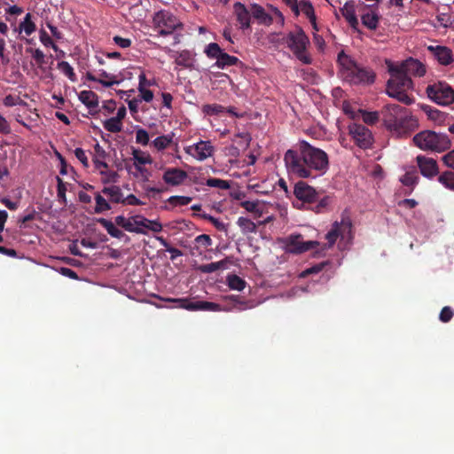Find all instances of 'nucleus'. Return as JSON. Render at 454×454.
Here are the masks:
<instances>
[{
	"label": "nucleus",
	"instance_id": "obj_1",
	"mask_svg": "<svg viewBox=\"0 0 454 454\" xmlns=\"http://www.w3.org/2000/svg\"><path fill=\"white\" fill-rule=\"evenodd\" d=\"M284 160L289 173L304 179L324 176L330 165L328 154L305 140L299 143L297 150H287Z\"/></svg>",
	"mask_w": 454,
	"mask_h": 454
},
{
	"label": "nucleus",
	"instance_id": "obj_2",
	"mask_svg": "<svg viewBox=\"0 0 454 454\" xmlns=\"http://www.w3.org/2000/svg\"><path fill=\"white\" fill-rule=\"evenodd\" d=\"M380 114L386 128L397 136H408L418 127V120L407 108L399 105H387Z\"/></svg>",
	"mask_w": 454,
	"mask_h": 454
},
{
	"label": "nucleus",
	"instance_id": "obj_3",
	"mask_svg": "<svg viewBox=\"0 0 454 454\" xmlns=\"http://www.w3.org/2000/svg\"><path fill=\"white\" fill-rule=\"evenodd\" d=\"M388 72L390 78L387 82V94L406 106L411 105L414 102V98L407 93L413 87L411 77L400 69L398 66H389Z\"/></svg>",
	"mask_w": 454,
	"mask_h": 454
},
{
	"label": "nucleus",
	"instance_id": "obj_4",
	"mask_svg": "<svg viewBox=\"0 0 454 454\" xmlns=\"http://www.w3.org/2000/svg\"><path fill=\"white\" fill-rule=\"evenodd\" d=\"M338 61L342 68V76L347 82L352 84H372L374 82L375 73L371 68L359 66L343 51L338 54Z\"/></svg>",
	"mask_w": 454,
	"mask_h": 454
},
{
	"label": "nucleus",
	"instance_id": "obj_5",
	"mask_svg": "<svg viewBox=\"0 0 454 454\" xmlns=\"http://www.w3.org/2000/svg\"><path fill=\"white\" fill-rule=\"evenodd\" d=\"M286 43L294 55L301 62L306 65L311 64L312 59L307 53V47L309 44V40L301 27H298L296 31L289 32L286 37Z\"/></svg>",
	"mask_w": 454,
	"mask_h": 454
},
{
	"label": "nucleus",
	"instance_id": "obj_6",
	"mask_svg": "<svg viewBox=\"0 0 454 454\" xmlns=\"http://www.w3.org/2000/svg\"><path fill=\"white\" fill-rule=\"evenodd\" d=\"M414 144L424 150L442 151L449 148L450 142L446 135L432 130H424L413 137Z\"/></svg>",
	"mask_w": 454,
	"mask_h": 454
},
{
	"label": "nucleus",
	"instance_id": "obj_7",
	"mask_svg": "<svg viewBox=\"0 0 454 454\" xmlns=\"http://www.w3.org/2000/svg\"><path fill=\"white\" fill-rule=\"evenodd\" d=\"M153 29L159 35L167 36L174 34L179 28H183V23L170 12L160 11L153 19Z\"/></svg>",
	"mask_w": 454,
	"mask_h": 454
},
{
	"label": "nucleus",
	"instance_id": "obj_8",
	"mask_svg": "<svg viewBox=\"0 0 454 454\" xmlns=\"http://www.w3.org/2000/svg\"><path fill=\"white\" fill-rule=\"evenodd\" d=\"M426 93L432 101L441 106H449L454 102V90L445 82L428 84Z\"/></svg>",
	"mask_w": 454,
	"mask_h": 454
},
{
	"label": "nucleus",
	"instance_id": "obj_9",
	"mask_svg": "<svg viewBox=\"0 0 454 454\" xmlns=\"http://www.w3.org/2000/svg\"><path fill=\"white\" fill-rule=\"evenodd\" d=\"M352 223L348 216H342L340 222L335 221L331 230L325 235L326 244L322 246V250L333 247L339 238L344 239L346 235L351 234Z\"/></svg>",
	"mask_w": 454,
	"mask_h": 454
},
{
	"label": "nucleus",
	"instance_id": "obj_10",
	"mask_svg": "<svg viewBox=\"0 0 454 454\" xmlns=\"http://www.w3.org/2000/svg\"><path fill=\"white\" fill-rule=\"evenodd\" d=\"M167 301L175 303L176 308L185 309L190 311L206 310V311H221L222 306L215 302L198 301H193L187 298L168 299Z\"/></svg>",
	"mask_w": 454,
	"mask_h": 454
},
{
	"label": "nucleus",
	"instance_id": "obj_11",
	"mask_svg": "<svg viewBox=\"0 0 454 454\" xmlns=\"http://www.w3.org/2000/svg\"><path fill=\"white\" fill-rule=\"evenodd\" d=\"M285 249L288 253L301 254L320 246L317 241H303L301 234H292L283 239Z\"/></svg>",
	"mask_w": 454,
	"mask_h": 454
},
{
	"label": "nucleus",
	"instance_id": "obj_12",
	"mask_svg": "<svg viewBox=\"0 0 454 454\" xmlns=\"http://www.w3.org/2000/svg\"><path fill=\"white\" fill-rule=\"evenodd\" d=\"M348 133L355 141V144L360 148L368 149L372 145V134L371 130L363 124H350L348 126Z\"/></svg>",
	"mask_w": 454,
	"mask_h": 454
},
{
	"label": "nucleus",
	"instance_id": "obj_13",
	"mask_svg": "<svg viewBox=\"0 0 454 454\" xmlns=\"http://www.w3.org/2000/svg\"><path fill=\"white\" fill-rule=\"evenodd\" d=\"M215 148L210 141H203L184 147V152L194 159L202 161L211 157Z\"/></svg>",
	"mask_w": 454,
	"mask_h": 454
},
{
	"label": "nucleus",
	"instance_id": "obj_14",
	"mask_svg": "<svg viewBox=\"0 0 454 454\" xmlns=\"http://www.w3.org/2000/svg\"><path fill=\"white\" fill-rule=\"evenodd\" d=\"M294 196L303 202L312 203L317 200L318 192L304 181H299L294 184Z\"/></svg>",
	"mask_w": 454,
	"mask_h": 454
},
{
	"label": "nucleus",
	"instance_id": "obj_15",
	"mask_svg": "<svg viewBox=\"0 0 454 454\" xmlns=\"http://www.w3.org/2000/svg\"><path fill=\"white\" fill-rule=\"evenodd\" d=\"M416 161L421 175L425 177L432 178L439 173L437 162L433 158L418 155Z\"/></svg>",
	"mask_w": 454,
	"mask_h": 454
},
{
	"label": "nucleus",
	"instance_id": "obj_16",
	"mask_svg": "<svg viewBox=\"0 0 454 454\" xmlns=\"http://www.w3.org/2000/svg\"><path fill=\"white\" fill-rule=\"evenodd\" d=\"M427 51L436 59L439 64L442 66H449L454 62L452 51L442 45H429Z\"/></svg>",
	"mask_w": 454,
	"mask_h": 454
},
{
	"label": "nucleus",
	"instance_id": "obj_17",
	"mask_svg": "<svg viewBox=\"0 0 454 454\" xmlns=\"http://www.w3.org/2000/svg\"><path fill=\"white\" fill-rule=\"evenodd\" d=\"M409 77L411 75L421 77L426 73L425 66L418 59L410 58L398 65Z\"/></svg>",
	"mask_w": 454,
	"mask_h": 454
},
{
	"label": "nucleus",
	"instance_id": "obj_18",
	"mask_svg": "<svg viewBox=\"0 0 454 454\" xmlns=\"http://www.w3.org/2000/svg\"><path fill=\"white\" fill-rule=\"evenodd\" d=\"M234 13L238 22L240 24V28L243 30L251 27V12L247 10L246 5L240 2L233 4Z\"/></svg>",
	"mask_w": 454,
	"mask_h": 454
},
{
	"label": "nucleus",
	"instance_id": "obj_19",
	"mask_svg": "<svg viewBox=\"0 0 454 454\" xmlns=\"http://www.w3.org/2000/svg\"><path fill=\"white\" fill-rule=\"evenodd\" d=\"M186 177L187 173L177 168H168L162 176L163 181L172 186L181 184Z\"/></svg>",
	"mask_w": 454,
	"mask_h": 454
},
{
	"label": "nucleus",
	"instance_id": "obj_20",
	"mask_svg": "<svg viewBox=\"0 0 454 454\" xmlns=\"http://www.w3.org/2000/svg\"><path fill=\"white\" fill-rule=\"evenodd\" d=\"M251 15L258 20L259 23L263 25H270L273 21L272 17L267 13L262 6L258 4H251Z\"/></svg>",
	"mask_w": 454,
	"mask_h": 454
},
{
	"label": "nucleus",
	"instance_id": "obj_21",
	"mask_svg": "<svg viewBox=\"0 0 454 454\" xmlns=\"http://www.w3.org/2000/svg\"><path fill=\"white\" fill-rule=\"evenodd\" d=\"M340 12L351 27L356 28L358 26V20L352 2H347L340 9Z\"/></svg>",
	"mask_w": 454,
	"mask_h": 454
},
{
	"label": "nucleus",
	"instance_id": "obj_22",
	"mask_svg": "<svg viewBox=\"0 0 454 454\" xmlns=\"http://www.w3.org/2000/svg\"><path fill=\"white\" fill-rule=\"evenodd\" d=\"M229 262L230 260L225 258L218 262L199 265L196 270L201 273H212L219 270L226 269Z\"/></svg>",
	"mask_w": 454,
	"mask_h": 454
},
{
	"label": "nucleus",
	"instance_id": "obj_23",
	"mask_svg": "<svg viewBox=\"0 0 454 454\" xmlns=\"http://www.w3.org/2000/svg\"><path fill=\"white\" fill-rule=\"evenodd\" d=\"M78 98L80 101L90 109L98 106V96L92 90H82L80 92Z\"/></svg>",
	"mask_w": 454,
	"mask_h": 454
},
{
	"label": "nucleus",
	"instance_id": "obj_24",
	"mask_svg": "<svg viewBox=\"0 0 454 454\" xmlns=\"http://www.w3.org/2000/svg\"><path fill=\"white\" fill-rule=\"evenodd\" d=\"M97 222L106 229L107 233L115 239H122L125 233L115 226V223L106 218H98Z\"/></svg>",
	"mask_w": 454,
	"mask_h": 454
},
{
	"label": "nucleus",
	"instance_id": "obj_25",
	"mask_svg": "<svg viewBox=\"0 0 454 454\" xmlns=\"http://www.w3.org/2000/svg\"><path fill=\"white\" fill-rule=\"evenodd\" d=\"M239 63L241 62L237 57L223 51L214 66L217 68L224 69L227 67L237 66Z\"/></svg>",
	"mask_w": 454,
	"mask_h": 454
},
{
	"label": "nucleus",
	"instance_id": "obj_26",
	"mask_svg": "<svg viewBox=\"0 0 454 454\" xmlns=\"http://www.w3.org/2000/svg\"><path fill=\"white\" fill-rule=\"evenodd\" d=\"M102 193L105 195H107L110 199V201L114 203H121L123 201V193L121 192V189L120 186L117 185H111V186H106L102 189Z\"/></svg>",
	"mask_w": 454,
	"mask_h": 454
},
{
	"label": "nucleus",
	"instance_id": "obj_27",
	"mask_svg": "<svg viewBox=\"0 0 454 454\" xmlns=\"http://www.w3.org/2000/svg\"><path fill=\"white\" fill-rule=\"evenodd\" d=\"M14 30L20 34L24 32L27 35H32L36 30V26L35 22L32 21L31 13L27 12L24 17V20L21 21L19 27H15Z\"/></svg>",
	"mask_w": 454,
	"mask_h": 454
},
{
	"label": "nucleus",
	"instance_id": "obj_28",
	"mask_svg": "<svg viewBox=\"0 0 454 454\" xmlns=\"http://www.w3.org/2000/svg\"><path fill=\"white\" fill-rule=\"evenodd\" d=\"M419 179V175H418V172L416 169H411V170L407 171L400 178V181L402 182V184L403 185L411 187L410 191L408 192H405L406 195L411 193V192L414 189V186L418 184Z\"/></svg>",
	"mask_w": 454,
	"mask_h": 454
},
{
	"label": "nucleus",
	"instance_id": "obj_29",
	"mask_svg": "<svg viewBox=\"0 0 454 454\" xmlns=\"http://www.w3.org/2000/svg\"><path fill=\"white\" fill-rule=\"evenodd\" d=\"M362 23L370 30H375L378 27L380 16L376 12H366L361 17Z\"/></svg>",
	"mask_w": 454,
	"mask_h": 454
},
{
	"label": "nucleus",
	"instance_id": "obj_30",
	"mask_svg": "<svg viewBox=\"0 0 454 454\" xmlns=\"http://www.w3.org/2000/svg\"><path fill=\"white\" fill-rule=\"evenodd\" d=\"M175 63L177 66L191 68L192 67L193 59L192 53L189 51H182L176 53V57L175 59Z\"/></svg>",
	"mask_w": 454,
	"mask_h": 454
},
{
	"label": "nucleus",
	"instance_id": "obj_31",
	"mask_svg": "<svg viewBox=\"0 0 454 454\" xmlns=\"http://www.w3.org/2000/svg\"><path fill=\"white\" fill-rule=\"evenodd\" d=\"M133 160H134V167L142 166L145 164H152L153 158L147 153H145L139 149H133L132 151Z\"/></svg>",
	"mask_w": 454,
	"mask_h": 454
},
{
	"label": "nucleus",
	"instance_id": "obj_32",
	"mask_svg": "<svg viewBox=\"0 0 454 454\" xmlns=\"http://www.w3.org/2000/svg\"><path fill=\"white\" fill-rule=\"evenodd\" d=\"M238 226L240 228L243 234L255 233L257 226L249 218L240 216L237 221Z\"/></svg>",
	"mask_w": 454,
	"mask_h": 454
},
{
	"label": "nucleus",
	"instance_id": "obj_33",
	"mask_svg": "<svg viewBox=\"0 0 454 454\" xmlns=\"http://www.w3.org/2000/svg\"><path fill=\"white\" fill-rule=\"evenodd\" d=\"M224 299L226 301H230L233 302L232 308L233 309H237L239 311L245 310L247 309H252L254 304L247 301H241L239 295H229L225 296Z\"/></svg>",
	"mask_w": 454,
	"mask_h": 454
},
{
	"label": "nucleus",
	"instance_id": "obj_34",
	"mask_svg": "<svg viewBox=\"0 0 454 454\" xmlns=\"http://www.w3.org/2000/svg\"><path fill=\"white\" fill-rule=\"evenodd\" d=\"M227 284L232 290L242 291L246 287L247 282L238 275L231 274L227 276Z\"/></svg>",
	"mask_w": 454,
	"mask_h": 454
},
{
	"label": "nucleus",
	"instance_id": "obj_35",
	"mask_svg": "<svg viewBox=\"0 0 454 454\" xmlns=\"http://www.w3.org/2000/svg\"><path fill=\"white\" fill-rule=\"evenodd\" d=\"M438 181L446 189L454 191V172L445 171L438 176Z\"/></svg>",
	"mask_w": 454,
	"mask_h": 454
},
{
	"label": "nucleus",
	"instance_id": "obj_36",
	"mask_svg": "<svg viewBox=\"0 0 454 454\" xmlns=\"http://www.w3.org/2000/svg\"><path fill=\"white\" fill-rule=\"evenodd\" d=\"M223 51L222 48L216 43H208L204 50V52L208 59L215 60L218 59Z\"/></svg>",
	"mask_w": 454,
	"mask_h": 454
},
{
	"label": "nucleus",
	"instance_id": "obj_37",
	"mask_svg": "<svg viewBox=\"0 0 454 454\" xmlns=\"http://www.w3.org/2000/svg\"><path fill=\"white\" fill-rule=\"evenodd\" d=\"M106 130L112 133H118L122 129V122L114 117L109 118L103 122Z\"/></svg>",
	"mask_w": 454,
	"mask_h": 454
},
{
	"label": "nucleus",
	"instance_id": "obj_38",
	"mask_svg": "<svg viewBox=\"0 0 454 454\" xmlns=\"http://www.w3.org/2000/svg\"><path fill=\"white\" fill-rule=\"evenodd\" d=\"M424 112L427 114L428 118L437 121L439 123L444 121L445 114L439 111L438 109H434L429 106H426L422 107Z\"/></svg>",
	"mask_w": 454,
	"mask_h": 454
},
{
	"label": "nucleus",
	"instance_id": "obj_39",
	"mask_svg": "<svg viewBox=\"0 0 454 454\" xmlns=\"http://www.w3.org/2000/svg\"><path fill=\"white\" fill-rule=\"evenodd\" d=\"M156 239L160 243L162 247H165L166 251L171 254L170 260L175 261L177 257L183 255V252L176 247H173L169 245L166 239L163 237H156Z\"/></svg>",
	"mask_w": 454,
	"mask_h": 454
},
{
	"label": "nucleus",
	"instance_id": "obj_40",
	"mask_svg": "<svg viewBox=\"0 0 454 454\" xmlns=\"http://www.w3.org/2000/svg\"><path fill=\"white\" fill-rule=\"evenodd\" d=\"M225 107L219 104H206L202 106V113L206 115L213 116L223 114Z\"/></svg>",
	"mask_w": 454,
	"mask_h": 454
},
{
	"label": "nucleus",
	"instance_id": "obj_41",
	"mask_svg": "<svg viewBox=\"0 0 454 454\" xmlns=\"http://www.w3.org/2000/svg\"><path fill=\"white\" fill-rule=\"evenodd\" d=\"M99 174L102 176L101 182L105 184H115L118 182L120 177L116 171L107 170V168L100 170Z\"/></svg>",
	"mask_w": 454,
	"mask_h": 454
},
{
	"label": "nucleus",
	"instance_id": "obj_42",
	"mask_svg": "<svg viewBox=\"0 0 454 454\" xmlns=\"http://www.w3.org/2000/svg\"><path fill=\"white\" fill-rule=\"evenodd\" d=\"M95 201L96 207L94 211L96 214H100L111 209V205L109 204V202H107L106 200L99 193H97L95 195Z\"/></svg>",
	"mask_w": 454,
	"mask_h": 454
},
{
	"label": "nucleus",
	"instance_id": "obj_43",
	"mask_svg": "<svg viewBox=\"0 0 454 454\" xmlns=\"http://www.w3.org/2000/svg\"><path fill=\"white\" fill-rule=\"evenodd\" d=\"M58 68L67 76L71 82H75L77 80L76 74L74 71V68L67 61H60L58 63Z\"/></svg>",
	"mask_w": 454,
	"mask_h": 454
},
{
	"label": "nucleus",
	"instance_id": "obj_44",
	"mask_svg": "<svg viewBox=\"0 0 454 454\" xmlns=\"http://www.w3.org/2000/svg\"><path fill=\"white\" fill-rule=\"evenodd\" d=\"M240 206L246 209L247 212L254 213L255 216L260 217L262 214V211L259 208V201H249V200H242L240 202Z\"/></svg>",
	"mask_w": 454,
	"mask_h": 454
},
{
	"label": "nucleus",
	"instance_id": "obj_45",
	"mask_svg": "<svg viewBox=\"0 0 454 454\" xmlns=\"http://www.w3.org/2000/svg\"><path fill=\"white\" fill-rule=\"evenodd\" d=\"M99 74H100V77H102L104 79L98 78V82L100 84H102L104 87L109 88V87L113 86L114 84L120 83V82L118 80H116L114 75L108 74L105 70H101Z\"/></svg>",
	"mask_w": 454,
	"mask_h": 454
},
{
	"label": "nucleus",
	"instance_id": "obj_46",
	"mask_svg": "<svg viewBox=\"0 0 454 454\" xmlns=\"http://www.w3.org/2000/svg\"><path fill=\"white\" fill-rule=\"evenodd\" d=\"M361 114L362 119L364 123L368 125H373L380 120V113L379 112H368L365 110H359Z\"/></svg>",
	"mask_w": 454,
	"mask_h": 454
},
{
	"label": "nucleus",
	"instance_id": "obj_47",
	"mask_svg": "<svg viewBox=\"0 0 454 454\" xmlns=\"http://www.w3.org/2000/svg\"><path fill=\"white\" fill-rule=\"evenodd\" d=\"M172 143V137L170 136H160L153 141V146L159 150L166 149Z\"/></svg>",
	"mask_w": 454,
	"mask_h": 454
},
{
	"label": "nucleus",
	"instance_id": "obj_48",
	"mask_svg": "<svg viewBox=\"0 0 454 454\" xmlns=\"http://www.w3.org/2000/svg\"><path fill=\"white\" fill-rule=\"evenodd\" d=\"M300 10L309 20H314L315 11L309 0H301Z\"/></svg>",
	"mask_w": 454,
	"mask_h": 454
},
{
	"label": "nucleus",
	"instance_id": "obj_49",
	"mask_svg": "<svg viewBox=\"0 0 454 454\" xmlns=\"http://www.w3.org/2000/svg\"><path fill=\"white\" fill-rule=\"evenodd\" d=\"M206 184L209 187H215L221 190H228L230 188L228 181L219 178H208L206 181Z\"/></svg>",
	"mask_w": 454,
	"mask_h": 454
},
{
	"label": "nucleus",
	"instance_id": "obj_50",
	"mask_svg": "<svg viewBox=\"0 0 454 454\" xmlns=\"http://www.w3.org/2000/svg\"><path fill=\"white\" fill-rule=\"evenodd\" d=\"M192 200V197L188 196H171L168 201L173 206H186Z\"/></svg>",
	"mask_w": 454,
	"mask_h": 454
},
{
	"label": "nucleus",
	"instance_id": "obj_51",
	"mask_svg": "<svg viewBox=\"0 0 454 454\" xmlns=\"http://www.w3.org/2000/svg\"><path fill=\"white\" fill-rule=\"evenodd\" d=\"M251 137L248 133H238L235 135L233 141L240 147L246 148L249 145Z\"/></svg>",
	"mask_w": 454,
	"mask_h": 454
},
{
	"label": "nucleus",
	"instance_id": "obj_52",
	"mask_svg": "<svg viewBox=\"0 0 454 454\" xmlns=\"http://www.w3.org/2000/svg\"><path fill=\"white\" fill-rule=\"evenodd\" d=\"M201 217L205 220L209 221L215 227L216 230L220 231H227L226 225L223 222L219 221L217 218L208 214H203L201 215Z\"/></svg>",
	"mask_w": 454,
	"mask_h": 454
},
{
	"label": "nucleus",
	"instance_id": "obj_53",
	"mask_svg": "<svg viewBox=\"0 0 454 454\" xmlns=\"http://www.w3.org/2000/svg\"><path fill=\"white\" fill-rule=\"evenodd\" d=\"M136 142L142 145H147L149 143L148 132L142 128L137 129L136 130Z\"/></svg>",
	"mask_w": 454,
	"mask_h": 454
},
{
	"label": "nucleus",
	"instance_id": "obj_54",
	"mask_svg": "<svg viewBox=\"0 0 454 454\" xmlns=\"http://www.w3.org/2000/svg\"><path fill=\"white\" fill-rule=\"evenodd\" d=\"M328 264H329V262H322L320 263L315 264L312 267L308 268L304 271H302L301 276L307 277L310 274H317V273L320 272Z\"/></svg>",
	"mask_w": 454,
	"mask_h": 454
},
{
	"label": "nucleus",
	"instance_id": "obj_55",
	"mask_svg": "<svg viewBox=\"0 0 454 454\" xmlns=\"http://www.w3.org/2000/svg\"><path fill=\"white\" fill-rule=\"evenodd\" d=\"M194 242L197 245V248L200 246L205 248L212 245V239L207 234H200L194 239Z\"/></svg>",
	"mask_w": 454,
	"mask_h": 454
},
{
	"label": "nucleus",
	"instance_id": "obj_56",
	"mask_svg": "<svg viewBox=\"0 0 454 454\" xmlns=\"http://www.w3.org/2000/svg\"><path fill=\"white\" fill-rule=\"evenodd\" d=\"M27 51L30 52L32 54L33 59L35 60V62L38 66L41 67L42 65H43L45 63L44 53L40 49L34 50L32 48H28V49H27Z\"/></svg>",
	"mask_w": 454,
	"mask_h": 454
},
{
	"label": "nucleus",
	"instance_id": "obj_57",
	"mask_svg": "<svg viewBox=\"0 0 454 454\" xmlns=\"http://www.w3.org/2000/svg\"><path fill=\"white\" fill-rule=\"evenodd\" d=\"M453 316H454V310L450 307L445 306L442 309V310L440 312L439 319L442 323H448L451 320Z\"/></svg>",
	"mask_w": 454,
	"mask_h": 454
},
{
	"label": "nucleus",
	"instance_id": "obj_58",
	"mask_svg": "<svg viewBox=\"0 0 454 454\" xmlns=\"http://www.w3.org/2000/svg\"><path fill=\"white\" fill-rule=\"evenodd\" d=\"M125 231L129 232H134L137 234H147L145 230H143L142 228L136 227L134 221L132 222L131 219H127L125 222L124 226L122 227Z\"/></svg>",
	"mask_w": 454,
	"mask_h": 454
},
{
	"label": "nucleus",
	"instance_id": "obj_59",
	"mask_svg": "<svg viewBox=\"0 0 454 454\" xmlns=\"http://www.w3.org/2000/svg\"><path fill=\"white\" fill-rule=\"evenodd\" d=\"M40 41L46 47H51L53 50H57V45L53 43L48 33L44 29L40 30Z\"/></svg>",
	"mask_w": 454,
	"mask_h": 454
},
{
	"label": "nucleus",
	"instance_id": "obj_60",
	"mask_svg": "<svg viewBox=\"0 0 454 454\" xmlns=\"http://www.w3.org/2000/svg\"><path fill=\"white\" fill-rule=\"evenodd\" d=\"M57 182H58V185H57L58 197L60 200L63 201V203H66L67 202V197H66L67 188L65 186V184H64L63 180L59 176H57Z\"/></svg>",
	"mask_w": 454,
	"mask_h": 454
},
{
	"label": "nucleus",
	"instance_id": "obj_61",
	"mask_svg": "<svg viewBox=\"0 0 454 454\" xmlns=\"http://www.w3.org/2000/svg\"><path fill=\"white\" fill-rule=\"evenodd\" d=\"M136 170L138 172V174H133V176L137 178L138 177H141L142 181L144 182H147L149 181V178H150V176H151V172L145 167L143 166H137V168H135Z\"/></svg>",
	"mask_w": 454,
	"mask_h": 454
},
{
	"label": "nucleus",
	"instance_id": "obj_62",
	"mask_svg": "<svg viewBox=\"0 0 454 454\" xmlns=\"http://www.w3.org/2000/svg\"><path fill=\"white\" fill-rule=\"evenodd\" d=\"M74 155L80 160V162L82 164L84 168L89 167V160L83 149L76 148L74 150Z\"/></svg>",
	"mask_w": 454,
	"mask_h": 454
},
{
	"label": "nucleus",
	"instance_id": "obj_63",
	"mask_svg": "<svg viewBox=\"0 0 454 454\" xmlns=\"http://www.w3.org/2000/svg\"><path fill=\"white\" fill-rule=\"evenodd\" d=\"M123 205H131V206H141L145 205L139 199H137L134 194H129L126 198H123L122 201Z\"/></svg>",
	"mask_w": 454,
	"mask_h": 454
},
{
	"label": "nucleus",
	"instance_id": "obj_64",
	"mask_svg": "<svg viewBox=\"0 0 454 454\" xmlns=\"http://www.w3.org/2000/svg\"><path fill=\"white\" fill-rule=\"evenodd\" d=\"M442 160L447 167L454 169V149L445 154Z\"/></svg>",
	"mask_w": 454,
	"mask_h": 454
}]
</instances>
